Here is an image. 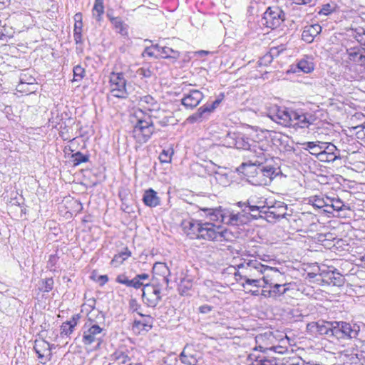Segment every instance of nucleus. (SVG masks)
Wrapping results in <instances>:
<instances>
[{"instance_id":"obj_1","label":"nucleus","mask_w":365,"mask_h":365,"mask_svg":"<svg viewBox=\"0 0 365 365\" xmlns=\"http://www.w3.org/2000/svg\"><path fill=\"white\" fill-rule=\"evenodd\" d=\"M237 275L240 279L260 277L266 271H277L276 268L264 265L257 259L245 261L237 264Z\"/></svg>"},{"instance_id":"obj_2","label":"nucleus","mask_w":365,"mask_h":365,"mask_svg":"<svg viewBox=\"0 0 365 365\" xmlns=\"http://www.w3.org/2000/svg\"><path fill=\"white\" fill-rule=\"evenodd\" d=\"M351 36L364 47L349 48L348 50L349 59L365 67V26L351 28Z\"/></svg>"},{"instance_id":"obj_3","label":"nucleus","mask_w":365,"mask_h":365,"mask_svg":"<svg viewBox=\"0 0 365 365\" xmlns=\"http://www.w3.org/2000/svg\"><path fill=\"white\" fill-rule=\"evenodd\" d=\"M210 222H202L200 220L190 219L184 220L182 222V227L184 232L190 239H199L207 240L208 230Z\"/></svg>"},{"instance_id":"obj_4","label":"nucleus","mask_w":365,"mask_h":365,"mask_svg":"<svg viewBox=\"0 0 365 365\" xmlns=\"http://www.w3.org/2000/svg\"><path fill=\"white\" fill-rule=\"evenodd\" d=\"M332 328L333 337L339 340L356 339L360 331V327L357 324L342 321H334Z\"/></svg>"},{"instance_id":"obj_5","label":"nucleus","mask_w":365,"mask_h":365,"mask_svg":"<svg viewBox=\"0 0 365 365\" xmlns=\"http://www.w3.org/2000/svg\"><path fill=\"white\" fill-rule=\"evenodd\" d=\"M138 118L133 130V136L139 143H146L154 133L155 127L150 117L142 119Z\"/></svg>"},{"instance_id":"obj_6","label":"nucleus","mask_w":365,"mask_h":365,"mask_svg":"<svg viewBox=\"0 0 365 365\" xmlns=\"http://www.w3.org/2000/svg\"><path fill=\"white\" fill-rule=\"evenodd\" d=\"M110 92L115 98L125 99L129 96L127 81L123 73L112 72L109 77Z\"/></svg>"},{"instance_id":"obj_7","label":"nucleus","mask_w":365,"mask_h":365,"mask_svg":"<svg viewBox=\"0 0 365 365\" xmlns=\"http://www.w3.org/2000/svg\"><path fill=\"white\" fill-rule=\"evenodd\" d=\"M200 211L203 212V216L208 218L210 221H220V222L232 226V210L222 208L221 206L217 207H199Z\"/></svg>"},{"instance_id":"obj_8","label":"nucleus","mask_w":365,"mask_h":365,"mask_svg":"<svg viewBox=\"0 0 365 365\" xmlns=\"http://www.w3.org/2000/svg\"><path fill=\"white\" fill-rule=\"evenodd\" d=\"M285 19L284 12L278 6H269L262 19V24L266 27L274 29L279 27Z\"/></svg>"},{"instance_id":"obj_9","label":"nucleus","mask_w":365,"mask_h":365,"mask_svg":"<svg viewBox=\"0 0 365 365\" xmlns=\"http://www.w3.org/2000/svg\"><path fill=\"white\" fill-rule=\"evenodd\" d=\"M142 299L147 307H156L162 299L161 289L159 285L146 283L143 289Z\"/></svg>"},{"instance_id":"obj_10","label":"nucleus","mask_w":365,"mask_h":365,"mask_svg":"<svg viewBox=\"0 0 365 365\" xmlns=\"http://www.w3.org/2000/svg\"><path fill=\"white\" fill-rule=\"evenodd\" d=\"M287 205L282 202H275L272 206H266L264 215H259V217L264 219L268 222H275L282 218H286L287 214Z\"/></svg>"},{"instance_id":"obj_11","label":"nucleus","mask_w":365,"mask_h":365,"mask_svg":"<svg viewBox=\"0 0 365 365\" xmlns=\"http://www.w3.org/2000/svg\"><path fill=\"white\" fill-rule=\"evenodd\" d=\"M149 279V274L146 273H142L135 275L132 279H129L125 273L118 274L115 278L117 283L124 284L128 287H133L134 289H140L141 287H144V281Z\"/></svg>"},{"instance_id":"obj_12","label":"nucleus","mask_w":365,"mask_h":365,"mask_svg":"<svg viewBox=\"0 0 365 365\" xmlns=\"http://www.w3.org/2000/svg\"><path fill=\"white\" fill-rule=\"evenodd\" d=\"M269 145L265 143H260L255 142L252 145L251 151L253 153V157L255 160H250V164L255 166H261L267 162L269 155L267 153L268 151Z\"/></svg>"},{"instance_id":"obj_13","label":"nucleus","mask_w":365,"mask_h":365,"mask_svg":"<svg viewBox=\"0 0 365 365\" xmlns=\"http://www.w3.org/2000/svg\"><path fill=\"white\" fill-rule=\"evenodd\" d=\"M315 117L309 113H303L300 110H293L292 124L290 127L305 128H309L315 120Z\"/></svg>"},{"instance_id":"obj_14","label":"nucleus","mask_w":365,"mask_h":365,"mask_svg":"<svg viewBox=\"0 0 365 365\" xmlns=\"http://www.w3.org/2000/svg\"><path fill=\"white\" fill-rule=\"evenodd\" d=\"M103 329L98 324L91 325L90 327L83 331L82 341L85 345H91L97 341V347H99L102 343V336L101 334Z\"/></svg>"},{"instance_id":"obj_15","label":"nucleus","mask_w":365,"mask_h":365,"mask_svg":"<svg viewBox=\"0 0 365 365\" xmlns=\"http://www.w3.org/2000/svg\"><path fill=\"white\" fill-rule=\"evenodd\" d=\"M204 98V94L197 89L190 90L184 93L181 99V104L186 108L193 109L196 108Z\"/></svg>"},{"instance_id":"obj_16","label":"nucleus","mask_w":365,"mask_h":365,"mask_svg":"<svg viewBox=\"0 0 365 365\" xmlns=\"http://www.w3.org/2000/svg\"><path fill=\"white\" fill-rule=\"evenodd\" d=\"M208 235L206 236L209 241H228L232 235L231 232L227 229H222L220 226H216L210 222Z\"/></svg>"},{"instance_id":"obj_17","label":"nucleus","mask_w":365,"mask_h":365,"mask_svg":"<svg viewBox=\"0 0 365 365\" xmlns=\"http://www.w3.org/2000/svg\"><path fill=\"white\" fill-rule=\"evenodd\" d=\"M292 109L285 107H278L276 110V113L271 116V118L280 125L290 127L292 120Z\"/></svg>"},{"instance_id":"obj_18","label":"nucleus","mask_w":365,"mask_h":365,"mask_svg":"<svg viewBox=\"0 0 365 365\" xmlns=\"http://www.w3.org/2000/svg\"><path fill=\"white\" fill-rule=\"evenodd\" d=\"M136 101H138V105L141 108L138 110L139 113H143L142 109L150 112H157L160 110V104L150 95L137 97Z\"/></svg>"},{"instance_id":"obj_19","label":"nucleus","mask_w":365,"mask_h":365,"mask_svg":"<svg viewBox=\"0 0 365 365\" xmlns=\"http://www.w3.org/2000/svg\"><path fill=\"white\" fill-rule=\"evenodd\" d=\"M34 349L38 355V359L44 361H41L42 364H46V361H49L51 356V345L45 340L35 341Z\"/></svg>"},{"instance_id":"obj_20","label":"nucleus","mask_w":365,"mask_h":365,"mask_svg":"<svg viewBox=\"0 0 365 365\" xmlns=\"http://www.w3.org/2000/svg\"><path fill=\"white\" fill-rule=\"evenodd\" d=\"M325 200H327L329 205H327V209H325L324 211L328 213H332L333 211L339 212L349 209V207L338 196H326Z\"/></svg>"},{"instance_id":"obj_21","label":"nucleus","mask_w":365,"mask_h":365,"mask_svg":"<svg viewBox=\"0 0 365 365\" xmlns=\"http://www.w3.org/2000/svg\"><path fill=\"white\" fill-rule=\"evenodd\" d=\"M179 358L185 365H196L197 363L196 351L192 346L186 345L180 353Z\"/></svg>"},{"instance_id":"obj_22","label":"nucleus","mask_w":365,"mask_h":365,"mask_svg":"<svg viewBox=\"0 0 365 365\" xmlns=\"http://www.w3.org/2000/svg\"><path fill=\"white\" fill-rule=\"evenodd\" d=\"M337 150L336 146L330 143H325L322 153L318 159L322 162H334L338 158L335 152Z\"/></svg>"},{"instance_id":"obj_23","label":"nucleus","mask_w":365,"mask_h":365,"mask_svg":"<svg viewBox=\"0 0 365 365\" xmlns=\"http://www.w3.org/2000/svg\"><path fill=\"white\" fill-rule=\"evenodd\" d=\"M321 31L322 26L318 24L307 26L302 31V39L306 43H312Z\"/></svg>"},{"instance_id":"obj_24","label":"nucleus","mask_w":365,"mask_h":365,"mask_svg":"<svg viewBox=\"0 0 365 365\" xmlns=\"http://www.w3.org/2000/svg\"><path fill=\"white\" fill-rule=\"evenodd\" d=\"M153 272L155 275H159L163 277V282L168 286L170 282L169 276L170 271L164 262H155L153 267Z\"/></svg>"},{"instance_id":"obj_25","label":"nucleus","mask_w":365,"mask_h":365,"mask_svg":"<svg viewBox=\"0 0 365 365\" xmlns=\"http://www.w3.org/2000/svg\"><path fill=\"white\" fill-rule=\"evenodd\" d=\"M143 201L145 205L150 207H157L160 204V200L157 192L151 188L145 191Z\"/></svg>"},{"instance_id":"obj_26","label":"nucleus","mask_w":365,"mask_h":365,"mask_svg":"<svg viewBox=\"0 0 365 365\" xmlns=\"http://www.w3.org/2000/svg\"><path fill=\"white\" fill-rule=\"evenodd\" d=\"M236 138V145L235 148L238 150L242 149L245 150H252V145L256 142L241 133H237Z\"/></svg>"},{"instance_id":"obj_27","label":"nucleus","mask_w":365,"mask_h":365,"mask_svg":"<svg viewBox=\"0 0 365 365\" xmlns=\"http://www.w3.org/2000/svg\"><path fill=\"white\" fill-rule=\"evenodd\" d=\"M313 327H315L316 331L319 334L329 337L333 336L332 327H334V322H318Z\"/></svg>"},{"instance_id":"obj_28","label":"nucleus","mask_w":365,"mask_h":365,"mask_svg":"<svg viewBox=\"0 0 365 365\" xmlns=\"http://www.w3.org/2000/svg\"><path fill=\"white\" fill-rule=\"evenodd\" d=\"M334 269V267H329L319 268V273L317 274V280L323 284L331 285Z\"/></svg>"},{"instance_id":"obj_29","label":"nucleus","mask_w":365,"mask_h":365,"mask_svg":"<svg viewBox=\"0 0 365 365\" xmlns=\"http://www.w3.org/2000/svg\"><path fill=\"white\" fill-rule=\"evenodd\" d=\"M206 109L207 108H204L202 106L200 107L195 113L190 115L186 119V122L190 124L202 122L207 118V115H208L206 112Z\"/></svg>"},{"instance_id":"obj_30","label":"nucleus","mask_w":365,"mask_h":365,"mask_svg":"<svg viewBox=\"0 0 365 365\" xmlns=\"http://www.w3.org/2000/svg\"><path fill=\"white\" fill-rule=\"evenodd\" d=\"M250 358L254 359L252 365H286L284 364H277L275 359H267L264 355L255 356L250 354Z\"/></svg>"},{"instance_id":"obj_31","label":"nucleus","mask_w":365,"mask_h":365,"mask_svg":"<svg viewBox=\"0 0 365 365\" xmlns=\"http://www.w3.org/2000/svg\"><path fill=\"white\" fill-rule=\"evenodd\" d=\"M257 169V173L269 178V180H272L278 175L277 169L271 165L258 166Z\"/></svg>"},{"instance_id":"obj_32","label":"nucleus","mask_w":365,"mask_h":365,"mask_svg":"<svg viewBox=\"0 0 365 365\" xmlns=\"http://www.w3.org/2000/svg\"><path fill=\"white\" fill-rule=\"evenodd\" d=\"M31 72L32 71L29 69L22 71L19 75V83L34 87L36 78L32 76Z\"/></svg>"},{"instance_id":"obj_33","label":"nucleus","mask_w":365,"mask_h":365,"mask_svg":"<svg viewBox=\"0 0 365 365\" xmlns=\"http://www.w3.org/2000/svg\"><path fill=\"white\" fill-rule=\"evenodd\" d=\"M287 285L288 284H269V288L271 289L273 298L277 299V297L284 294L289 290V288L287 287Z\"/></svg>"},{"instance_id":"obj_34","label":"nucleus","mask_w":365,"mask_h":365,"mask_svg":"<svg viewBox=\"0 0 365 365\" xmlns=\"http://www.w3.org/2000/svg\"><path fill=\"white\" fill-rule=\"evenodd\" d=\"M110 22L118 33L122 36L128 35V26L122 21L120 17L110 18Z\"/></svg>"},{"instance_id":"obj_35","label":"nucleus","mask_w":365,"mask_h":365,"mask_svg":"<svg viewBox=\"0 0 365 365\" xmlns=\"http://www.w3.org/2000/svg\"><path fill=\"white\" fill-rule=\"evenodd\" d=\"M104 14L103 0H95L94 6L92 9V14L93 18L97 21L102 20V16Z\"/></svg>"},{"instance_id":"obj_36","label":"nucleus","mask_w":365,"mask_h":365,"mask_svg":"<svg viewBox=\"0 0 365 365\" xmlns=\"http://www.w3.org/2000/svg\"><path fill=\"white\" fill-rule=\"evenodd\" d=\"M248 220L247 213L242 212H235L232 210V226H240L245 224Z\"/></svg>"},{"instance_id":"obj_37","label":"nucleus","mask_w":365,"mask_h":365,"mask_svg":"<svg viewBox=\"0 0 365 365\" xmlns=\"http://www.w3.org/2000/svg\"><path fill=\"white\" fill-rule=\"evenodd\" d=\"M147 319L144 321L135 320L133 322V328H137L140 330L148 331L153 327V319L150 316H146Z\"/></svg>"},{"instance_id":"obj_38","label":"nucleus","mask_w":365,"mask_h":365,"mask_svg":"<svg viewBox=\"0 0 365 365\" xmlns=\"http://www.w3.org/2000/svg\"><path fill=\"white\" fill-rule=\"evenodd\" d=\"M111 359L119 364H125L130 361V358L128 354L121 349H117L111 354Z\"/></svg>"},{"instance_id":"obj_39","label":"nucleus","mask_w":365,"mask_h":365,"mask_svg":"<svg viewBox=\"0 0 365 365\" xmlns=\"http://www.w3.org/2000/svg\"><path fill=\"white\" fill-rule=\"evenodd\" d=\"M53 284L52 277L42 279L38 282V289L42 292H49L53 289Z\"/></svg>"},{"instance_id":"obj_40","label":"nucleus","mask_w":365,"mask_h":365,"mask_svg":"<svg viewBox=\"0 0 365 365\" xmlns=\"http://www.w3.org/2000/svg\"><path fill=\"white\" fill-rule=\"evenodd\" d=\"M130 252L125 249V251L121 252L114 256L113 259L111 260V264L114 267H118L123 263V262L130 256Z\"/></svg>"},{"instance_id":"obj_41","label":"nucleus","mask_w":365,"mask_h":365,"mask_svg":"<svg viewBox=\"0 0 365 365\" xmlns=\"http://www.w3.org/2000/svg\"><path fill=\"white\" fill-rule=\"evenodd\" d=\"M180 56V53L178 51L173 50L171 48L163 46L162 53L160 57L163 58H173L175 61L178 59Z\"/></svg>"},{"instance_id":"obj_42","label":"nucleus","mask_w":365,"mask_h":365,"mask_svg":"<svg viewBox=\"0 0 365 365\" xmlns=\"http://www.w3.org/2000/svg\"><path fill=\"white\" fill-rule=\"evenodd\" d=\"M298 68L305 73H309L314 70V63L312 61L302 59L297 63Z\"/></svg>"},{"instance_id":"obj_43","label":"nucleus","mask_w":365,"mask_h":365,"mask_svg":"<svg viewBox=\"0 0 365 365\" xmlns=\"http://www.w3.org/2000/svg\"><path fill=\"white\" fill-rule=\"evenodd\" d=\"M344 276L337 272L336 269H334L333 275L331 277V285L341 287L344 284Z\"/></svg>"},{"instance_id":"obj_44","label":"nucleus","mask_w":365,"mask_h":365,"mask_svg":"<svg viewBox=\"0 0 365 365\" xmlns=\"http://www.w3.org/2000/svg\"><path fill=\"white\" fill-rule=\"evenodd\" d=\"M223 98H224V94L223 93H220L218 96V97L216 98V100L214 101L211 104L206 103V104L203 105L202 107L204 108H207L206 109V112L207 113V114H210V113H211L212 112H213L215 110V108L222 102Z\"/></svg>"},{"instance_id":"obj_45","label":"nucleus","mask_w":365,"mask_h":365,"mask_svg":"<svg viewBox=\"0 0 365 365\" xmlns=\"http://www.w3.org/2000/svg\"><path fill=\"white\" fill-rule=\"evenodd\" d=\"M71 158L73 160V165L76 166L82 163L88 162L89 160V156L78 151L72 155Z\"/></svg>"},{"instance_id":"obj_46","label":"nucleus","mask_w":365,"mask_h":365,"mask_svg":"<svg viewBox=\"0 0 365 365\" xmlns=\"http://www.w3.org/2000/svg\"><path fill=\"white\" fill-rule=\"evenodd\" d=\"M275 48H271L270 51L267 53L265 55H264L259 60V64L260 66H267L269 64L272 63L273 61V56L274 54V51H276Z\"/></svg>"},{"instance_id":"obj_47","label":"nucleus","mask_w":365,"mask_h":365,"mask_svg":"<svg viewBox=\"0 0 365 365\" xmlns=\"http://www.w3.org/2000/svg\"><path fill=\"white\" fill-rule=\"evenodd\" d=\"M83 23H75L73 29V38L76 44L82 43Z\"/></svg>"},{"instance_id":"obj_48","label":"nucleus","mask_w":365,"mask_h":365,"mask_svg":"<svg viewBox=\"0 0 365 365\" xmlns=\"http://www.w3.org/2000/svg\"><path fill=\"white\" fill-rule=\"evenodd\" d=\"M247 207H249V210L250 212H258V215H254V214L251 215L254 219L260 218L259 217L260 215H264L266 206L251 205L250 204L249 200H247Z\"/></svg>"},{"instance_id":"obj_49","label":"nucleus","mask_w":365,"mask_h":365,"mask_svg":"<svg viewBox=\"0 0 365 365\" xmlns=\"http://www.w3.org/2000/svg\"><path fill=\"white\" fill-rule=\"evenodd\" d=\"M237 133L235 132H229L227 133V135L224 137L223 139V142L226 145V146L230 148H235L236 145Z\"/></svg>"},{"instance_id":"obj_50","label":"nucleus","mask_w":365,"mask_h":365,"mask_svg":"<svg viewBox=\"0 0 365 365\" xmlns=\"http://www.w3.org/2000/svg\"><path fill=\"white\" fill-rule=\"evenodd\" d=\"M73 82H78L81 81L85 76V70L83 67L79 65H77L73 67Z\"/></svg>"},{"instance_id":"obj_51","label":"nucleus","mask_w":365,"mask_h":365,"mask_svg":"<svg viewBox=\"0 0 365 365\" xmlns=\"http://www.w3.org/2000/svg\"><path fill=\"white\" fill-rule=\"evenodd\" d=\"M311 201L312 202L313 206L316 207H326V209H327L328 202H327V200H325V197L319 195H315L312 197Z\"/></svg>"},{"instance_id":"obj_52","label":"nucleus","mask_w":365,"mask_h":365,"mask_svg":"<svg viewBox=\"0 0 365 365\" xmlns=\"http://www.w3.org/2000/svg\"><path fill=\"white\" fill-rule=\"evenodd\" d=\"M174 153L173 149L169 150H163L160 155H159V160L163 163H168L171 161V156Z\"/></svg>"},{"instance_id":"obj_53","label":"nucleus","mask_w":365,"mask_h":365,"mask_svg":"<svg viewBox=\"0 0 365 365\" xmlns=\"http://www.w3.org/2000/svg\"><path fill=\"white\" fill-rule=\"evenodd\" d=\"M244 280H245V282H242L241 284V285L244 288H246V285H251V286L256 287H261V285H260L261 278L260 277L246 278V279H244Z\"/></svg>"},{"instance_id":"obj_54","label":"nucleus","mask_w":365,"mask_h":365,"mask_svg":"<svg viewBox=\"0 0 365 365\" xmlns=\"http://www.w3.org/2000/svg\"><path fill=\"white\" fill-rule=\"evenodd\" d=\"M325 146V142L317 141V143L315 145L314 148H312L311 152L309 153L311 155H316L317 158L319 157V155L322 153V150L323 147Z\"/></svg>"},{"instance_id":"obj_55","label":"nucleus","mask_w":365,"mask_h":365,"mask_svg":"<svg viewBox=\"0 0 365 365\" xmlns=\"http://www.w3.org/2000/svg\"><path fill=\"white\" fill-rule=\"evenodd\" d=\"M34 87L33 86H27V84L24 85V83L19 82L16 86V90L21 93H31L34 92Z\"/></svg>"},{"instance_id":"obj_56","label":"nucleus","mask_w":365,"mask_h":365,"mask_svg":"<svg viewBox=\"0 0 365 365\" xmlns=\"http://www.w3.org/2000/svg\"><path fill=\"white\" fill-rule=\"evenodd\" d=\"M356 135L357 138L361 139L365 142V123L362 125L355 127Z\"/></svg>"},{"instance_id":"obj_57","label":"nucleus","mask_w":365,"mask_h":365,"mask_svg":"<svg viewBox=\"0 0 365 365\" xmlns=\"http://www.w3.org/2000/svg\"><path fill=\"white\" fill-rule=\"evenodd\" d=\"M58 259V257L56 255H51L49 257L48 261L47 262V267L53 271H56L55 265Z\"/></svg>"},{"instance_id":"obj_58","label":"nucleus","mask_w":365,"mask_h":365,"mask_svg":"<svg viewBox=\"0 0 365 365\" xmlns=\"http://www.w3.org/2000/svg\"><path fill=\"white\" fill-rule=\"evenodd\" d=\"M61 334L69 335L73 332V329L72 328V325H69L68 323L64 322L61 326Z\"/></svg>"},{"instance_id":"obj_59","label":"nucleus","mask_w":365,"mask_h":365,"mask_svg":"<svg viewBox=\"0 0 365 365\" xmlns=\"http://www.w3.org/2000/svg\"><path fill=\"white\" fill-rule=\"evenodd\" d=\"M137 73L144 78H150L152 76V71L148 68H140Z\"/></svg>"},{"instance_id":"obj_60","label":"nucleus","mask_w":365,"mask_h":365,"mask_svg":"<svg viewBox=\"0 0 365 365\" xmlns=\"http://www.w3.org/2000/svg\"><path fill=\"white\" fill-rule=\"evenodd\" d=\"M334 11L333 7L329 4H326L322 6V8L319 11V14L328 15Z\"/></svg>"},{"instance_id":"obj_61","label":"nucleus","mask_w":365,"mask_h":365,"mask_svg":"<svg viewBox=\"0 0 365 365\" xmlns=\"http://www.w3.org/2000/svg\"><path fill=\"white\" fill-rule=\"evenodd\" d=\"M20 200H21V202L19 201L16 198L12 199L11 201V205H16V206L20 207H21V212L22 213H26V208H24V207H23L21 206V205L24 204V200L22 198H21Z\"/></svg>"},{"instance_id":"obj_62","label":"nucleus","mask_w":365,"mask_h":365,"mask_svg":"<svg viewBox=\"0 0 365 365\" xmlns=\"http://www.w3.org/2000/svg\"><path fill=\"white\" fill-rule=\"evenodd\" d=\"M152 50L153 47H146L143 53V56L147 55L149 57H155V58H158V56L155 54Z\"/></svg>"},{"instance_id":"obj_63","label":"nucleus","mask_w":365,"mask_h":365,"mask_svg":"<svg viewBox=\"0 0 365 365\" xmlns=\"http://www.w3.org/2000/svg\"><path fill=\"white\" fill-rule=\"evenodd\" d=\"M140 307V304H138V301L135 299L133 298V299H130L129 307L133 312H136Z\"/></svg>"},{"instance_id":"obj_64","label":"nucleus","mask_w":365,"mask_h":365,"mask_svg":"<svg viewBox=\"0 0 365 365\" xmlns=\"http://www.w3.org/2000/svg\"><path fill=\"white\" fill-rule=\"evenodd\" d=\"M212 306L204 304L199 307V312L202 314H208L212 310Z\"/></svg>"}]
</instances>
